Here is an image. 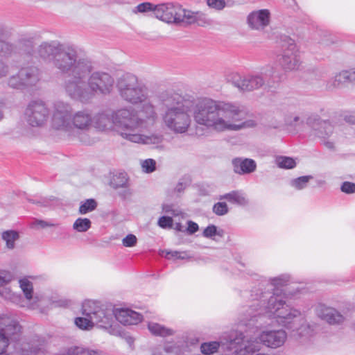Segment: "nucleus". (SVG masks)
<instances>
[{"mask_svg": "<svg viewBox=\"0 0 355 355\" xmlns=\"http://www.w3.org/2000/svg\"><path fill=\"white\" fill-rule=\"evenodd\" d=\"M97 207V203L94 199H87L83 202L79 207L80 214H86L94 211Z\"/></svg>", "mask_w": 355, "mask_h": 355, "instance_id": "obj_37", "label": "nucleus"}, {"mask_svg": "<svg viewBox=\"0 0 355 355\" xmlns=\"http://www.w3.org/2000/svg\"><path fill=\"white\" fill-rule=\"evenodd\" d=\"M259 342L261 345L272 349L282 347L287 339V334L283 329L266 330L260 333L258 336Z\"/></svg>", "mask_w": 355, "mask_h": 355, "instance_id": "obj_16", "label": "nucleus"}, {"mask_svg": "<svg viewBox=\"0 0 355 355\" xmlns=\"http://www.w3.org/2000/svg\"><path fill=\"white\" fill-rule=\"evenodd\" d=\"M270 12L268 9L251 12L247 17V24L252 30L262 31L270 24Z\"/></svg>", "mask_w": 355, "mask_h": 355, "instance_id": "obj_18", "label": "nucleus"}, {"mask_svg": "<svg viewBox=\"0 0 355 355\" xmlns=\"http://www.w3.org/2000/svg\"><path fill=\"white\" fill-rule=\"evenodd\" d=\"M42 349V345L38 340L37 343L28 344V347L24 345L22 348L23 351L26 353V355L37 353Z\"/></svg>", "mask_w": 355, "mask_h": 355, "instance_id": "obj_45", "label": "nucleus"}, {"mask_svg": "<svg viewBox=\"0 0 355 355\" xmlns=\"http://www.w3.org/2000/svg\"><path fill=\"white\" fill-rule=\"evenodd\" d=\"M279 63L286 71H294L300 69L302 63L301 58L299 49L293 40L291 39L288 40L287 47L283 50L279 58Z\"/></svg>", "mask_w": 355, "mask_h": 355, "instance_id": "obj_14", "label": "nucleus"}, {"mask_svg": "<svg viewBox=\"0 0 355 355\" xmlns=\"http://www.w3.org/2000/svg\"><path fill=\"white\" fill-rule=\"evenodd\" d=\"M9 72V67L0 60V78L6 77Z\"/></svg>", "mask_w": 355, "mask_h": 355, "instance_id": "obj_53", "label": "nucleus"}, {"mask_svg": "<svg viewBox=\"0 0 355 355\" xmlns=\"http://www.w3.org/2000/svg\"><path fill=\"white\" fill-rule=\"evenodd\" d=\"M180 5L175 3H165L156 5L154 13L157 18L167 23H180Z\"/></svg>", "mask_w": 355, "mask_h": 355, "instance_id": "obj_15", "label": "nucleus"}, {"mask_svg": "<svg viewBox=\"0 0 355 355\" xmlns=\"http://www.w3.org/2000/svg\"><path fill=\"white\" fill-rule=\"evenodd\" d=\"M156 5H153L148 2H145L139 4L137 7V11L139 12H145L147 11L153 10L154 12V8Z\"/></svg>", "mask_w": 355, "mask_h": 355, "instance_id": "obj_49", "label": "nucleus"}, {"mask_svg": "<svg viewBox=\"0 0 355 355\" xmlns=\"http://www.w3.org/2000/svg\"><path fill=\"white\" fill-rule=\"evenodd\" d=\"M227 80L239 91L250 92L260 89H275L280 82L281 78L276 74L275 69L270 67L260 72L248 74L232 72L227 76Z\"/></svg>", "mask_w": 355, "mask_h": 355, "instance_id": "obj_7", "label": "nucleus"}, {"mask_svg": "<svg viewBox=\"0 0 355 355\" xmlns=\"http://www.w3.org/2000/svg\"><path fill=\"white\" fill-rule=\"evenodd\" d=\"M164 105L163 123L175 134L188 131L191 124V112L198 125L216 132L238 131L256 125L253 120L243 121L246 118L247 112L243 106L235 103L205 98L193 105L189 101L175 95L166 100Z\"/></svg>", "mask_w": 355, "mask_h": 355, "instance_id": "obj_1", "label": "nucleus"}, {"mask_svg": "<svg viewBox=\"0 0 355 355\" xmlns=\"http://www.w3.org/2000/svg\"><path fill=\"white\" fill-rule=\"evenodd\" d=\"M289 280L288 275H281L271 279L267 286L272 290V293H256L253 304L243 313V318L241 322L247 326L251 322H257L256 318H261L262 314L279 325L291 327L294 320L300 315V311L288 305L282 294L280 288L286 285Z\"/></svg>", "mask_w": 355, "mask_h": 355, "instance_id": "obj_3", "label": "nucleus"}, {"mask_svg": "<svg viewBox=\"0 0 355 355\" xmlns=\"http://www.w3.org/2000/svg\"><path fill=\"white\" fill-rule=\"evenodd\" d=\"M173 209V205H164L162 207L163 211L166 214H171Z\"/></svg>", "mask_w": 355, "mask_h": 355, "instance_id": "obj_55", "label": "nucleus"}, {"mask_svg": "<svg viewBox=\"0 0 355 355\" xmlns=\"http://www.w3.org/2000/svg\"><path fill=\"white\" fill-rule=\"evenodd\" d=\"M353 82H355V71H342L335 75V76L331 80L329 87H339L345 83Z\"/></svg>", "mask_w": 355, "mask_h": 355, "instance_id": "obj_25", "label": "nucleus"}, {"mask_svg": "<svg viewBox=\"0 0 355 355\" xmlns=\"http://www.w3.org/2000/svg\"><path fill=\"white\" fill-rule=\"evenodd\" d=\"M284 123L288 127H297L302 123L300 114L293 112H288L285 114Z\"/></svg>", "mask_w": 355, "mask_h": 355, "instance_id": "obj_33", "label": "nucleus"}, {"mask_svg": "<svg viewBox=\"0 0 355 355\" xmlns=\"http://www.w3.org/2000/svg\"><path fill=\"white\" fill-rule=\"evenodd\" d=\"M82 313L88 317L94 324L100 328L112 329L113 311L107 309L100 302L94 300H86L82 306Z\"/></svg>", "mask_w": 355, "mask_h": 355, "instance_id": "obj_10", "label": "nucleus"}, {"mask_svg": "<svg viewBox=\"0 0 355 355\" xmlns=\"http://www.w3.org/2000/svg\"><path fill=\"white\" fill-rule=\"evenodd\" d=\"M4 107V104L3 102L0 101V120L3 118V108Z\"/></svg>", "mask_w": 355, "mask_h": 355, "instance_id": "obj_59", "label": "nucleus"}, {"mask_svg": "<svg viewBox=\"0 0 355 355\" xmlns=\"http://www.w3.org/2000/svg\"><path fill=\"white\" fill-rule=\"evenodd\" d=\"M91 220L86 218H78L73 224V229L78 232H85L91 227Z\"/></svg>", "mask_w": 355, "mask_h": 355, "instance_id": "obj_32", "label": "nucleus"}, {"mask_svg": "<svg viewBox=\"0 0 355 355\" xmlns=\"http://www.w3.org/2000/svg\"><path fill=\"white\" fill-rule=\"evenodd\" d=\"M171 214L173 216H180V215H181L182 216H183V214H183L180 210H179V209H174V208H173V210H172V212L171 213Z\"/></svg>", "mask_w": 355, "mask_h": 355, "instance_id": "obj_56", "label": "nucleus"}, {"mask_svg": "<svg viewBox=\"0 0 355 355\" xmlns=\"http://www.w3.org/2000/svg\"><path fill=\"white\" fill-rule=\"evenodd\" d=\"M187 223H188V227L187 228V230L189 232V234H194L195 232H196L198 230V225L197 223H196L191 220H189Z\"/></svg>", "mask_w": 355, "mask_h": 355, "instance_id": "obj_54", "label": "nucleus"}, {"mask_svg": "<svg viewBox=\"0 0 355 355\" xmlns=\"http://www.w3.org/2000/svg\"><path fill=\"white\" fill-rule=\"evenodd\" d=\"M277 165L282 168H293L296 166L295 161L289 157L279 156L275 159Z\"/></svg>", "mask_w": 355, "mask_h": 355, "instance_id": "obj_35", "label": "nucleus"}, {"mask_svg": "<svg viewBox=\"0 0 355 355\" xmlns=\"http://www.w3.org/2000/svg\"><path fill=\"white\" fill-rule=\"evenodd\" d=\"M40 80V69L31 66L21 68L17 74L9 78L8 84L12 88L23 89L35 85Z\"/></svg>", "mask_w": 355, "mask_h": 355, "instance_id": "obj_11", "label": "nucleus"}, {"mask_svg": "<svg viewBox=\"0 0 355 355\" xmlns=\"http://www.w3.org/2000/svg\"><path fill=\"white\" fill-rule=\"evenodd\" d=\"M213 212L218 216H223L228 212V207L225 202H217L213 206Z\"/></svg>", "mask_w": 355, "mask_h": 355, "instance_id": "obj_44", "label": "nucleus"}, {"mask_svg": "<svg viewBox=\"0 0 355 355\" xmlns=\"http://www.w3.org/2000/svg\"><path fill=\"white\" fill-rule=\"evenodd\" d=\"M317 315L331 325L340 324L344 322V316L336 309L319 305L316 309Z\"/></svg>", "mask_w": 355, "mask_h": 355, "instance_id": "obj_20", "label": "nucleus"}, {"mask_svg": "<svg viewBox=\"0 0 355 355\" xmlns=\"http://www.w3.org/2000/svg\"><path fill=\"white\" fill-rule=\"evenodd\" d=\"M137 241V237L134 234H130L123 239L122 243L125 247L130 248L136 245Z\"/></svg>", "mask_w": 355, "mask_h": 355, "instance_id": "obj_47", "label": "nucleus"}, {"mask_svg": "<svg viewBox=\"0 0 355 355\" xmlns=\"http://www.w3.org/2000/svg\"><path fill=\"white\" fill-rule=\"evenodd\" d=\"M116 84L120 97L130 104L138 105L149 97L147 86L134 74L122 75Z\"/></svg>", "mask_w": 355, "mask_h": 355, "instance_id": "obj_8", "label": "nucleus"}, {"mask_svg": "<svg viewBox=\"0 0 355 355\" xmlns=\"http://www.w3.org/2000/svg\"><path fill=\"white\" fill-rule=\"evenodd\" d=\"M301 316L302 313H300V315L296 318L293 322L291 327H286V329L293 332L296 331V334L299 338H308L314 334V325L308 323L304 318H302ZM284 327L286 328V327Z\"/></svg>", "mask_w": 355, "mask_h": 355, "instance_id": "obj_23", "label": "nucleus"}, {"mask_svg": "<svg viewBox=\"0 0 355 355\" xmlns=\"http://www.w3.org/2000/svg\"><path fill=\"white\" fill-rule=\"evenodd\" d=\"M306 124L311 129L312 134L318 137L327 148L334 149L337 135L329 120L322 119L318 115L313 114L308 117Z\"/></svg>", "mask_w": 355, "mask_h": 355, "instance_id": "obj_9", "label": "nucleus"}, {"mask_svg": "<svg viewBox=\"0 0 355 355\" xmlns=\"http://www.w3.org/2000/svg\"><path fill=\"white\" fill-rule=\"evenodd\" d=\"M20 330L21 327L12 318L6 315L0 316V355L6 352L10 339L17 335Z\"/></svg>", "mask_w": 355, "mask_h": 355, "instance_id": "obj_13", "label": "nucleus"}, {"mask_svg": "<svg viewBox=\"0 0 355 355\" xmlns=\"http://www.w3.org/2000/svg\"><path fill=\"white\" fill-rule=\"evenodd\" d=\"M178 349L173 345H165L163 351H156L152 355H179Z\"/></svg>", "mask_w": 355, "mask_h": 355, "instance_id": "obj_43", "label": "nucleus"}, {"mask_svg": "<svg viewBox=\"0 0 355 355\" xmlns=\"http://www.w3.org/2000/svg\"><path fill=\"white\" fill-rule=\"evenodd\" d=\"M220 200L225 199L231 203L236 204L239 206H245L248 203V200L241 191H232L220 196Z\"/></svg>", "mask_w": 355, "mask_h": 355, "instance_id": "obj_26", "label": "nucleus"}, {"mask_svg": "<svg viewBox=\"0 0 355 355\" xmlns=\"http://www.w3.org/2000/svg\"><path fill=\"white\" fill-rule=\"evenodd\" d=\"M15 52V46L3 40L0 39V56L9 58Z\"/></svg>", "mask_w": 355, "mask_h": 355, "instance_id": "obj_31", "label": "nucleus"}, {"mask_svg": "<svg viewBox=\"0 0 355 355\" xmlns=\"http://www.w3.org/2000/svg\"><path fill=\"white\" fill-rule=\"evenodd\" d=\"M93 127L98 131L110 130L115 128L123 139L132 143L158 146L164 140V136L159 134L147 135L143 133L145 122L136 116L135 109L132 107L98 112L93 116Z\"/></svg>", "mask_w": 355, "mask_h": 355, "instance_id": "obj_4", "label": "nucleus"}, {"mask_svg": "<svg viewBox=\"0 0 355 355\" xmlns=\"http://www.w3.org/2000/svg\"><path fill=\"white\" fill-rule=\"evenodd\" d=\"M14 279L12 272L7 270H0V287H3Z\"/></svg>", "mask_w": 355, "mask_h": 355, "instance_id": "obj_40", "label": "nucleus"}, {"mask_svg": "<svg viewBox=\"0 0 355 355\" xmlns=\"http://www.w3.org/2000/svg\"><path fill=\"white\" fill-rule=\"evenodd\" d=\"M190 183L191 180L189 178L184 177L179 180L174 189V191L178 193H180L184 191V189L190 184Z\"/></svg>", "mask_w": 355, "mask_h": 355, "instance_id": "obj_46", "label": "nucleus"}, {"mask_svg": "<svg viewBox=\"0 0 355 355\" xmlns=\"http://www.w3.org/2000/svg\"><path fill=\"white\" fill-rule=\"evenodd\" d=\"M1 239L6 242V248L12 250L15 247V241L19 239V234L15 230H6L2 232Z\"/></svg>", "mask_w": 355, "mask_h": 355, "instance_id": "obj_28", "label": "nucleus"}, {"mask_svg": "<svg viewBox=\"0 0 355 355\" xmlns=\"http://www.w3.org/2000/svg\"><path fill=\"white\" fill-rule=\"evenodd\" d=\"M167 259H170L171 257H175L176 259H188L189 256L186 252H180L178 251H171V252H166V254L164 255Z\"/></svg>", "mask_w": 355, "mask_h": 355, "instance_id": "obj_52", "label": "nucleus"}, {"mask_svg": "<svg viewBox=\"0 0 355 355\" xmlns=\"http://www.w3.org/2000/svg\"><path fill=\"white\" fill-rule=\"evenodd\" d=\"M217 233V227L214 225H209L207 226L203 231L202 235L205 238H211L214 236L216 235Z\"/></svg>", "mask_w": 355, "mask_h": 355, "instance_id": "obj_50", "label": "nucleus"}, {"mask_svg": "<svg viewBox=\"0 0 355 355\" xmlns=\"http://www.w3.org/2000/svg\"><path fill=\"white\" fill-rule=\"evenodd\" d=\"M114 315L116 320L123 325H135L143 319L140 313L128 309H117L113 312Z\"/></svg>", "mask_w": 355, "mask_h": 355, "instance_id": "obj_22", "label": "nucleus"}, {"mask_svg": "<svg viewBox=\"0 0 355 355\" xmlns=\"http://www.w3.org/2000/svg\"><path fill=\"white\" fill-rule=\"evenodd\" d=\"M141 168L144 172L150 173L155 171L156 162L153 159H147L141 162Z\"/></svg>", "mask_w": 355, "mask_h": 355, "instance_id": "obj_41", "label": "nucleus"}, {"mask_svg": "<svg viewBox=\"0 0 355 355\" xmlns=\"http://www.w3.org/2000/svg\"><path fill=\"white\" fill-rule=\"evenodd\" d=\"M58 224L53 223L52 221H46L40 219H35L34 221L31 224V227L33 228H41L44 229L46 227H56Z\"/></svg>", "mask_w": 355, "mask_h": 355, "instance_id": "obj_42", "label": "nucleus"}, {"mask_svg": "<svg viewBox=\"0 0 355 355\" xmlns=\"http://www.w3.org/2000/svg\"><path fill=\"white\" fill-rule=\"evenodd\" d=\"M158 225L162 228L172 227L173 219L169 216H162L159 218Z\"/></svg>", "mask_w": 355, "mask_h": 355, "instance_id": "obj_48", "label": "nucleus"}, {"mask_svg": "<svg viewBox=\"0 0 355 355\" xmlns=\"http://www.w3.org/2000/svg\"><path fill=\"white\" fill-rule=\"evenodd\" d=\"M345 121L349 123L355 124V116H345Z\"/></svg>", "mask_w": 355, "mask_h": 355, "instance_id": "obj_57", "label": "nucleus"}, {"mask_svg": "<svg viewBox=\"0 0 355 355\" xmlns=\"http://www.w3.org/2000/svg\"><path fill=\"white\" fill-rule=\"evenodd\" d=\"M93 116L87 110L73 114L71 104L57 101L53 105L51 125L54 129L70 132L76 130L78 139L85 145H92L96 140L91 138L88 132L93 127Z\"/></svg>", "mask_w": 355, "mask_h": 355, "instance_id": "obj_5", "label": "nucleus"}, {"mask_svg": "<svg viewBox=\"0 0 355 355\" xmlns=\"http://www.w3.org/2000/svg\"><path fill=\"white\" fill-rule=\"evenodd\" d=\"M93 70L92 61L80 57L62 83L67 96L73 101L86 104L96 95L111 94L115 84L114 77L106 71Z\"/></svg>", "mask_w": 355, "mask_h": 355, "instance_id": "obj_2", "label": "nucleus"}, {"mask_svg": "<svg viewBox=\"0 0 355 355\" xmlns=\"http://www.w3.org/2000/svg\"><path fill=\"white\" fill-rule=\"evenodd\" d=\"M110 185L123 199L130 197L132 193L130 187L129 178L126 173L121 172L114 174L110 180Z\"/></svg>", "mask_w": 355, "mask_h": 355, "instance_id": "obj_17", "label": "nucleus"}, {"mask_svg": "<svg viewBox=\"0 0 355 355\" xmlns=\"http://www.w3.org/2000/svg\"><path fill=\"white\" fill-rule=\"evenodd\" d=\"M141 106L139 110V116H137L136 111L135 110V115L137 117L140 118L144 120L145 122L146 127L143 129V133L145 135H149L153 133H146V130L148 128V122H150L152 124L157 119V113L155 111V106L148 101V98L141 103ZM153 134H156L154 132ZM160 135V133H159ZM161 135H162L161 134Z\"/></svg>", "mask_w": 355, "mask_h": 355, "instance_id": "obj_21", "label": "nucleus"}, {"mask_svg": "<svg viewBox=\"0 0 355 355\" xmlns=\"http://www.w3.org/2000/svg\"><path fill=\"white\" fill-rule=\"evenodd\" d=\"M180 23L187 24H196L198 26H204L210 24L209 19L202 12H193L186 10L180 6Z\"/></svg>", "mask_w": 355, "mask_h": 355, "instance_id": "obj_19", "label": "nucleus"}, {"mask_svg": "<svg viewBox=\"0 0 355 355\" xmlns=\"http://www.w3.org/2000/svg\"><path fill=\"white\" fill-rule=\"evenodd\" d=\"M75 324L81 329H89L95 325L88 317L84 315L83 317L76 318Z\"/></svg>", "mask_w": 355, "mask_h": 355, "instance_id": "obj_38", "label": "nucleus"}, {"mask_svg": "<svg viewBox=\"0 0 355 355\" xmlns=\"http://www.w3.org/2000/svg\"><path fill=\"white\" fill-rule=\"evenodd\" d=\"M149 331L154 336L166 337L172 336L174 330L157 322H149L148 324Z\"/></svg>", "mask_w": 355, "mask_h": 355, "instance_id": "obj_27", "label": "nucleus"}, {"mask_svg": "<svg viewBox=\"0 0 355 355\" xmlns=\"http://www.w3.org/2000/svg\"><path fill=\"white\" fill-rule=\"evenodd\" d=\"M49 111L42 101L31 102L25 112L26 122L33 127H41L47 121Z\"/></svg>", "mask_w": 355, "mask_h": 355, "instance_id": "obj_12", "label": "nucleus"}, {"mask_svg": "<svg viewBox=\"0 0 355 355\" xmlns=\"http://www.w3.org/2000/svg\"><path fill=\"white\" fill-rule=\"evenodd\" d=\"M219 347L218 342L205 343L201 345V352L204 354L209 355L216 352Z\"/></svg>", "mask_w": 355, "mask_h": 355, "instance_id": "obj_39", "label": "nucleus"}, {"mask_svg": "<svg viewBox=\"0 0 355 355\" xmlns=\"http://www.w3.org/2000/svg\"><path fill=\"white\" fill-rule=\"evenodd\" d=\"M35 56L51 62L62 74L67 76L80 58L73 46L57 40L42 42L37 48Z\"/></svg>", "mask_w": 355, "mask_h": 355, "instance_id": "obj_6", "label": "nucleus"}, {"mask_svg": "<svg viewBox=\"0 0 355 355\" xmlns=\"http://www.w3.org/2000/svg\"><path fill=\"white\" fill-rule=\"evenodd\" d=\"M324 183H325V181H324V180H319V181H318V184H319V185H322V184H324Z\"/></svg>", "mask_w": 355, "mask_h": 355, "instance_id": "obj_60", "label": "nucleus"}, {"mask_svg": "<svg viewBox=\"0 0 355 355\" xmlns=\"http://www.w3.org/2000/svg\"><path fill=\"white\" fill-rule=\"evenodd\" d=\"M0 295L15 304H19L21 300V295L15 293L8 287L3 286L2 288H0Z\"/></svg>", "mask_w": 355, "mask_h": 355, "instance_id": "obj_34", "label": "nucleus"}, {"mask_svg": "<svg viewBox=\"0 0 355 355\" xmlns=\"http://www.w3.org/2000/svg\"><path fill=\"white\" fill-rule=\"evenodd\" d=\"M312 179L311 175L301 176L291 180L290 185L297 190H302L307 187L309 182Z\"/></svg>", "mask_w": 355, "mask_h": 355, "instance_id": "obj_29", "label": "nucleus"}, {"mask_svg": "<svg viewBox=\"0 0 355 355\" xmlns=\"http://www.w3.org/2000/svg\"><path fill=\"white\" fill-rule=\"evenodd\" d=\"M19 283L26 298L28 300H32L33 294V286L32 282L27 278H23L19 279Z\"/></svg>", "mask_w": 355, "mask_h": 355, "instance_id": "obj_30", "label": "nucleus"}, {"mask_svg": "<svg viewBox=\"0 0 355 355\" xmlns=\"http://www.w3.org/2000/svg\"><path fill=\"white\" fill-rule=\"evenodd\" d=\"M234 171L239 175L249 174L257 168L255 161L250 158L237 157L232 160Z\"/></svg>", "mask_w": 355, "mask_h": 355, "instance_id": "obj_24", "label": "nucleus"}, {"mask_svg": "<svg viewBox=\"0 0 355 355\" xmlns=\"http://www.w3.org/2000/svg\"><path fill=\"white\" fill-rule=\"evenodd\" d=\"M209 8L217 11L223 10L225 7L230 6V0H207Z\"/></svg>", "mask_w": 355, "mask_h": 355, "instance_id": "obj_36", "label": "nucleus"}, {"mask_svg": "<svg viewBox=\"0 0 355 355\" xmlns=\"http://www.w3.org/2000/svg\"><path fill=\"white\" fill-rule=\"evenodd\" d=\"M176 230L182 232L184 231V227L180 223H177L174 227Z\"/></svg>", "mask_w": 355, "mask_h": 355, "instance_id": "obj_58", "label": "nucleus"}, {"mask_svg": "<svg viewBox=\"0 0 355 355\" xmlns=\"http://www.w3.org/2000/svg\"><path fill=\"white\" fill-rule=\"evenodd\" d=\"M340 189L345 193H354L355 192V184L350 182H344Z\"/></svg>", "mask_w": 355, "mask_h": 355, "instance_id": "obj_51", "label": "nucleus"}]
</instances>
